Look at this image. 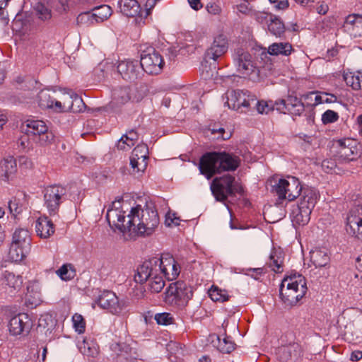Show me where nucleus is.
Here are the masks:
<instances>
[{
	"label": "nucleus",
	"mask_w": 362,
	"mask_h": 362,
	"mask_svg": "<svg viewBox=\"0 0 362 362\" xmlns=\"http://www.w3.org/2000/svg\"><path fill=\"white\" fill-rule=\"evenodd\" d=\"M151 272H159L168 281H173L180 274V267L173 256L163 254L143 262L140 277L146 279Z\"/></svg>",
	"instance_id": "1"
},
{
	"label": "nucleus",
	"mask_w": 362,
	"mask_h": 362,
	"mask_svg": "<svg viewBox=\"0 0 362 362\" xmlns=\"http://www.w3.org/2000/svg\"><path fill=\"white\" fill-rule=\"evenodd\" d=\"M305 279L300 274H293L284 278L279 288L282 301L289 306L296 305L306 293Z\"/></svg>",
	"instance_id": "2"
},
{
	"label": "nucleus",
	"mask_w": 362,
	"mask_h": 362,
	"mask_svg": "<svg viewBox=\"0 0 362 362\" xmlns=\"http://www.w3.org/2000/svg\"><path fill=\"white\" fill-rule=\"evenodd\" d=\"M193 296V288L182 281L171 283L163 293L164 302L170 306L183 309Z\"/></svg>",
	"instance_id": "3"
},
{
	"label": "nucleus",
	"mask_w": 362,
	"mask_h": 362,
	"mask_svg": "<svg viewBox=\"0 0 362 362\" xmlns=\"http://www.w3.org/2000/svg\"><path fill=\"white\" fill-rule=\"evenodd\" d=\"M159 216L153 203H146L144 208L137 204L132 207L127 215V226H158Z\"/></svg>",
	"instance_id": "4"
},
{
	"label": "nucleus",
	"mask_w": 362,
	"mask_h": 362,
	"mask_svg": "<svg viewBox=\"0 0 362 362\" xmlns=\"http://www.w3.org/2000/svg\"><path fill=\"white\" fill-rule=\"evenodd\" d=\"M211 190L217 201L225 202L228 197L235 193L242 194L243 189L235 182V177L229 174L216 177L211 185Z\"/></svg>",
	"instance_id": "5"
},
{
	"label": "nucleus",
	"mask_w": 362,
	"mask_h": 362,
	"mask_svg": "<svg viewBox=\"0 0 362 362\" xmlns=\"http://www.w3.org/2000/svg\"><path fill=\"white\" fill-rule=\"evenodd\" d=\"M302 186L298 179L291 177L289 180L280 179L272 186V192L278 197V204L287 199L292 202L298 197L302 192Z\"/></svg>",
	"instance_id": "6"
},
{
	"label": "nucleus",
	"mask_w": 362,
	"mask_h": 362,
	"mask_svg": "<svg viewBox=\"0 0 362 362\" xmlns=\"http://www.w3.org/2000/svg\"><path fill=\"white\" fill-rule=\"evenodd\" d=\"M140 65L144 73L148 75L160 74L164 67L165 62L160 52L153 47L149 46L141 49Z\"/></svg>",
	"instance_id": "7"
},
{
	"label": "nucleus",
	"mask_w": 362,
	"mask_h": 362,
	"mask_svg": "<svg viewBox=\"0 0 362 362\" xmlns=\"http://www.w3.org/2000/svg\"><path fill=\"white\" fill-rule=\"evenodd\" d=\"M331 152L336 160L349 162L360 156V151L356 140L345 138L334 141Z\"/></svg>",
	"instance_id": "8"
},
{
	"label": "nucleus",
	"mask_w": 362,
	"mask_h": 362,
	"mask_svg": "<svg viewBox=\"0 0 362 362\" xmlns=\"http://www.w3.org/2000/svg\"><path fill=\"white\" fill-rule=\"evenodd\" d=\"M44 206L50 216H56L59 206L66 199V189L59 185L47 186L43 190Z\"/></svg>",
	"instance_id": "9"
},
{
	"label": "nucleus",
	"mask_w": 362,
	"mask_h": 362,
	"mask_svg": "<svg viewBox=\"0 0 362 362\" xmlns=\"http://www.w3.org/2000/svg\"><path fill=\"white\" fill-rule=\"evenodd\" d=\"M227 100L226 105L230 108L235 110L245 112L254 104L257 97L247 90H233L226 93Z\"/></svg>",
	"instance_id": "10"
},
{
	"label": "nucleus",
	"mask_w": 362,
	"mask_h": 362,
	"mask_svg": "<svg viewBox=\"0 0 362 362\" xmlns=\"http://www.w3.org/2000/svg\"><path fill=\"white\" fill-rule=\"evenodd\" d=\"M276 110L283 114H289L293 117L300 116L305 110V105L294 91H288L286 98H279L275 101Z\"/></svg>",
	"instance_id": "11"
},
{
	"label": "nucleus",
	"mask_w": 362,
	"mask_h": 362,
	"mask_svg": "<svg viewBox=\"0 0 362 362\" xmlns=\"http://www.w3.org/2000/svg\"><path fill=\"white\" fill-rule=\"evenodd\" d=\"M28 135L38 136L41 145H47L54 140V135L49 132L46 123L42 120L28 119L21 127Z\"/></svg>",
	"instance_id": "12"
},
{
	"label": "nucleus",
	"mask_w": 362,
	"mask_h": 362,
	"mask_svg": "<svg viewBox=\"0 0 362 362\" xmlns=\"http://www.w3.org/2000/svg\"><path fill=\"white\" fill-rule=\"evenodd\" d=\"M218 151H211L204 153L199 163L200 173L210 180L215 175L220 174Z\"/></svg>",
	"instance_id": "13"
},
{
	"label": "nucleus",
	"mask_w": 362,
	"mask_h": 362,
	"mask_svg": "<svg viewBox=\"0 0 362 362\" xmlns=\"http://www.w3.org/2000/svg\"><path fill=\"white\" fill-rule=\"evenodd\" d=\"M117 72L126 81L134 83L141 80L144 76V71L139 62L136 60H123L118 62Z\"/></svg>",
	"instance_id": "14"
},
{
	"label": "nucleus",
	"mask_w": 362,
	"mask_h": 362,
	"mask_svg": "<svg viewBox=\"0 0 362 362\" xmlns=\"http://www.w3.org/2000/svg\"><path fill=\"white\" fill-rule=\"evenodd\" d=\"M233 60L238 72L244 77L250 76L257 69L252 56L244 49H235Z\"/></svg>",
	"instance_id": "15"
},
{
	"label": "nucleus",
	"mask_w": 362,
	"mask_h": 362,
	"mask_svg": "<svg viewBox=\"0 0 362 362\" xmlns=\"http://www.w3.org/2000/svg\"><path fill=\"white\" fill-rule=\"evenodd\" d=\"M155 228H110V234L117 240H132L145 238L154 233Z\"/></svg>",
	"instance_id": "16"
},
{
	"label": "nucleus",
	"mask_w": 362,
	"mask_h": 362,
	"mask_svg": "<svg viewBox=\"0 0 362 362\" xmlns=\"http://www.w3.org/2000/svg\"><path fill=\"white\" fill-rule=\"evenodd\" d=\"M141 264H140L134 274V281L140 284L147 283V289L151 293H157L160 292L165 285L164 277L159 272H151L149 275L145 279L140 277Z\"/></svg>",
	"instance_id": "17"
},
{
	"label": "nucleus",
	"mask_w": 362,
	"mask_h": 362,
	"mask_svg": "<svg viewBox=\"0 0 362 362\" xmlns=\"http://www.w3.org/2000/svg\"><path fill=\"white\" fill-rule=\"evenodd\" d=\"M95 302L100 308L107 310L112 314H119L123 310L122 303L119 300L118 297L112 291H103Z\"/></svg>",
	"instance_id": "18"
},
{
	"label": "nucleus",
	"mask_w": 362,
	"mask_h": 362,
	"mask_svg": "<svg viewBox=\"0 0 362 362\" xmlns=\"http://www.w3.org/2000/svg\"><path fill=\"white\" fill-rule=\"evenodd\" d=\"M228 49V41L226 35L220 34L216 36L211 46L205 52L206 59H212L216 62L219 57H222Z\"/></svg>",
	"instance_id": "19"
},
{
	"label": "nucleus",
	"mask_w": 362,
	"mask_h": 362,
	"mask_svg": "<svg viewBox=\"0 0 362 362\" xmlns=\"http://www.w3.org/2000/svg\"><path fill=\"white\" fill-rule=\"evenodd\" d=\"M148 148L144 144L137 145L132 151L130 165L134 171H144L147 165Z\"/></svg>",
	"instance_id": "20"
},
{
	"label": "nucleus",
	"mask_w": 362,
	"mask_h": 362,
	"mask_svg": "<svg viewBox=\"0 0 362 362\" xmlns=\"http://www.w3.org/2000/svg\"><path fill=\"white\" fill-rule=\"evenodd\" d=\"M122 201V198H119V199L112 202L111 206L107 209L106 214V220L109 226H127L128 225H125L124 223L126 221V216L124 215V211H122L119 209L120 204Z\"/></svg>",
	"instance_id": "21"
},
{
	"label": "nucleus",
	"mask_w": 362,
	"mask_h": 362,
	"mask_svg": "<svg viewBox=\"0 0 362 362\" xmlns=\"http://www.w3.org/2000/svg\"><path fill=\"white\" fill-rule=\"evenodd\" d=\"M111 349L116 354L115 362H136L139 356L136 350L126 343H115Z\"/></svg>",
	"instance_id": "22"
},
{
	"label": "nucleus",
	"mask_w": 362,
	"mask_h": 362,
	"mask_svg": "<svg viewBox=\"0 0 362 362\" xmlns=\"http://www.w3.org/2000/svg\"><path fill=\"white\" fill-rule=\"evenodd\" d=\"M11 335L17 336L24 332H28L30 329V320L28 315L20 313L11 317L8 325Z\"/></svg>",
	"instance_id": "23"
},
{
	"label": "nucleus",
	"mask_w": 362,
	"mask_h": 362,
	"mask_svg": "<svg viewBox=\"0 0 362 362\" xmlns=\"http://www.w3.org/2000/svg\"><path fill=\"white\" fill-rule=\"evenodd\" d=\"M302 349L298 343L282 346L277 349V358L281 362H295L301 356Z\"/></svg>",
	"instance_id": "24"
},
{
	"label": "nucleus",
	"mask_w": 362,
	"mask_h": 362,
	"mask_svg": "<svg viewBox=\"0 0 362 362\" xmlns=\"http://www.w3.org/2000/svg\"><path fill=\"white\" fill-rule=\"evenodd\" d=\"M343 28L353 37L362 36V16L349 15L345 19Z\"/></svg>",
	"instance_id": "25"
},
{
	"label": "nucleus",
	"mask_w": 362,
	"mask_h": 362,
	"mask_svg": "<svg viewBox=\"0 0 362 362\" xmlns=\"http://www.w3.org/2000/svg\"><path fill=\"white\" fill-rule=\"evenodd\" d=\"M42 301L41 287L39 281H30L27 286L25 304L30 308L36 307Z\"/></svg>",
	"instance_id": "26"
},
{
	"label": "nucleus",
	"mask_w": 362,
	"mask_h": 362,
	"mask_svg": "<svg viewBox=\"0 0 362 362\" xmlns=\"http://www.w3.org/2000/svg\"><path fill=\"white\" fill-rule=\"evenodd\" d=\"M219 168L221 173L225 171H235L240 165V158L226 151H218Z\"/></svg>",
	"instance_id": "27"
},
{
	"label": "nucleus",
	"mask_w": 362,
	"mask_h": 362,
	"mask_svg": "<svg viewBox=\"0 0 362 362\" xmlns=\"http://www.w3.org/2000/svg\"><path fill=\"white\" fill-rule=\"evenodd\" d=\"M26 194L25 193H20L13 197L8 203V208L10 212V218L13 219L14 223L17 224L22 217V212L23 210V200L26 199Z\"/></svg>",
	"instance_id": "28"
},
{
	"label": "nucleus",
	"mask_w": 362,
	"mask_h": 362,
	"mask_svg": "<svg viewBox=\"0 0 362 362\" xmlns=\"http://www.w3.org/2000/svg\"><path fill=\"white\" fill-rule=\"evenodd\" d=\"M302 197L298 204V209H305V215L308 211H312L319 198V194L314 188L302 189Z\"/></svg>",
	"instance_id": "29"
},
{
	"label": "nucleus",
	"mask_w": 362,
	"mask_h": 362,
	"mask_svg": "<svg viewBox=\"0 0 362 362\" xmlns=\"http://www.w3.org/2000/svg\"><path fill=\"white\" fill-rule=\"evenodd\" d=\"M112 98L117 104L123 105L132 100V102H139L141 97L133 96L132 89L129 86H123L114 89L112 91Z\"/></svg>",
	"instance_id": "30"
},
{
	"label": "nucleus",
	"mask_w": 362,
	"mask_h": 362,
	"mask_svg": "<svg viewBox=\"0 0 362 362\" xmlns=\"http://www.w3.org/2000/svg\"><path fill=\"white\" fill-rule=\"evenodd\" d=\"M310 261L315 267H324L329 264L330 261L328 249L326 247H315L310 252Z\"/></svg>",
	"instance_id": "31"
},
{
	"label": "nucleus",
	"mask_w": 362,
	"mask_h": 362,
	"mask_svg": "<svg viewBox=\"0 0 362 362\" xmlns=\"http://www.w3.org/2000/svg\"><path fill=\"white\" fill-rule=\"evenodd\" d=\"M118 5L120 11L128 17H135L141 11L140 4L136 0H119Z\"/></svg>",
	"instance_id": "32"
},
{
	"label": "nucleus",
	"mask_w": 362,
	"mask_h": 362,
	"mask_svg": "<svg viewBox=\"0 0 362 362\" xmlns=\"http://www.w3.org/2000/svg\"><path fill=\"white\" fill-rule=\"evenodd\" d=\"M294 51L289 42H274L269 46L268 53L270 55L289 56Z\"/></svg>",
	"instance_id": "33"
},
{
	"label": "nucleus",
	"mask_w": 362,
	"mask_h": 362,
	"mask_svg": "<svg viewBox=\"0 0 362 362\" xmlns=\"http://www.w3.org/2000/svg\"><path fill=\"white\" fill-rule=\"evenodd\" d=\"M284 259L282 252L272 250L267 264L274 272L281 273L284 271Z\"/></svg>",
	"instance_id": "34"
},
{
	"label": "nucleus",
	"mask_w": 362,
	"mask_h": 362,
	"mask_svg": "<svg viewBox=\"0 0 362 362\" xmlns=\"http://www.w3.org/2000/svg\"><path fill=\"white\" fill-rule=\"evenodd\" d=\"M1 281L14 291L19 290L23 285V278L20 275L16 276L13 273L5 271L2 274Z\"/></svg>",
	"instance_id": "35"
},
{
	"label": "nucleus",
	"mask_w": 362,
	"mask_h": 362,
	"mask_svg": "<svg viewBox=\"0 0 362 362\" xmlns=\"http://www.w3.org/2000/svg\"><path fill=\"white\" fill-rule=\"evenodd\" d=\"M346 226H362V206L356 205L353 206L346 217Z\"/></svg>",
	"instance_id": "36"
},
{
	"label": "nucleus",
	"mask_w": 362,
	"mask_h": 362,
	"mask_svg": "<svg viewBox=\"0 0 362 362\" xmlns=\"http://www.w3.org/2000/svg\"><path fill=\"white\" fill-rule=\"evenodd\" d=\"M64 107L68 111L72 112H80L83 111L86 105L82 98L76 94L71 95L64 100Z\"/></svg>",
	"instance_id": "37"
},
{
	"label": "nucleus",
	"mask_w": 362,
	"mask_h": 362,
	"mask_svg": "<svg viewBox=\"0 0 362 362\" xmlns=\"http://www.w3.org/2000/svg\"><path fill=\"white\" fill-rule=\"evenodd\" d=\"M343 78L346 84L352 89L358 90L362 88V71L345 73Z\"/></svg>",
	"instance_id": "38"
},
{
	"label": "nucleus",
	"mask_w": 362,
	"mask_h": 362,
	"mask_svg": "<svg viewBox=\"0 0 362 362\" xmlns=\"http://www.w3.org/2000/svg\"><path fill=\"white\" fill-rule=\"evenodd\" d=\"M269 18V23H268L269 33L276 37H281L286 30L284 23L279 18L275 16L270 15Z\"/></svg>",
	"instance_id": "39"
},
{
	"label": "nucleus",
	"mask_w": 362,
	"mask_h": 362,
	"mask_svg": "<svg viewBox=\"0 0 362 362\" xmlns=\"http://www.w3.org/2000/svg\"><path fill=\"white\" fill-rule=\"evenodd\" d=\"M16 160L10 157L0 162V176L9 179L16 172Z\"/></svg>",
	"instance_id": "40"
},
{
	"label": "nucleus",
	"mask_w": 362,
	"mask_h": 362,
	"mask_svg": "<svg viewBox=\"0 0 362 362\" xmlns=\"http://www.w3.org/2000/svg\"><path fill=\"white\" fill-rule=\"evenodd\" d=\"M28 246L22 245L16 243H11L8 257L12 262H18L23 260L25 257V247Z\"/></svg>",
	"instance_id": "41"
},
{
	"label": "nucleus",
	"mask_w": 362,
	"mask_h": 362,
	"mask_svg": "<svg viewBox=\"0 0 362 362\" xmlns=\"http://www.w3.org/2000/svg\"><path fill=\"white\" fill-rule=\"evenodd\" d=\"M30 247L29 232L25 228H18L13 234L12 243Z\"/></svg>",
	"instance_id": "42"
},
{
	"label": "nucleus",
	"mask_w": 362,
	"mask_h": 362,
	"mask_svg": "<svg viewBox=\"0 0 362 362\" xmlns=\"http://www.w3.org/2000/svg\"><path fill=\"white\" fill-rule=\"evenodd\" d=\"M92 12L96 18V23H101L107 20L112 15V10L110 6L103 4L95 7Z\"/></svg>",
	"instance_id": "43"
},
{
	"label": "nucleus",
	"mask_w": 362,
	"mask_h": 362,
	"mask_svg": "<svg viewBox=\"0 0 362 362\" xmlns=\"http://www.w3.org/2000/svg\"><path fill=\"white\" fill-rule=\"evenodd\" d=\"M76 23L79 26L89 27L96 23V18L93 12L86 11L80 13L76 18Z\"/></svg>",
	"instance_id": "44"
},
{
	"label": "nucleus",
	"mask_w": 362,
	"mask_h": 362,
	"mask_svg": "<svg viewBox=\"0 0 362 362\" xmlns=\"http://www.w3.org/2000/svg\"><path fill=\"white\" fill-rule=\"evenodd\" d=\"M217 348L223 353L230 354L235 349V344L229 337H225L222 339L220 337H217Z\"/></svg>",
	"instance_id": "45"
},
{
	"label": "nucleus",
	"mask_w": 362,
	"mask_h": 362,
	"mask_svg": "<svg viewBox=\"0 0 362 362\" xmlns=\"http://www.w3.org/2000/svg\"><path fill=\"white\" fill-rule=\"evenodd\" d=\"M209 293L214 301L226 302L230 298L227 291L220 289L217 286H212Z\"/></svg>",
	"instance_id": "46"
},
{
	"label": "nucleus",
	"mask_w": 362,
	"mask_h": 362,
	"mask_svg": "<svg viewBox=\"0 0 362 362\" xmlns=\"http://www.w3.org/2000/svg\"><path fill=\"white\" fill-rule=\"evenodd\" d=\"M256 106L257 110L259 114H268L269 112L276 110L275 101L272 100H256L253 104Z\"/></svg>",
	"instance_id": "47"
},
{
	"label": "nucleus",
	"mask_w": 362,
	"mask_h": 362,
	"mask_svg": "<svg viewBox=\"0 0 362 362\" xmlns=\"http://www.w3.org/2000/svg\"><path fill=\"white\" fill-rule=\"evenodd\" d=\"M78 348L83 355H86L88 356L95 357L98 354V348L95 344L93 342H89L85 339L79 344Z\"/></svg>",
	"instance_id": "48"
},
{
	"label": "nucleus",
	"mask_w": 362,
	"mask_h": 362,
	"mask_svg": "<svg viewBox=\"0 0 362 362\" xmlns=\"http://www.w3.org/2000/svg\"><path fill=\"white\" fill-rule=\"evenodd\" d=\"M38 104L42 109H50L54 107V99L49 93L45 91H40L38 94Z\"/></svg>",
	"instance_id": "49"
},
{
	"label": "nucleus",
	"mask_w": 362,
	"mask_h": 362,
	"mask_svg": "<svg viewBox=\"0 0 362 362\" xmlns=\"http://www.w3.org/2000/svg\"><path fill=\"white\" fill-rule=\"evenodd\" d=\"M37 17L42 21H47L52 18V11L42 3H37L35 7Z\"/></svg>",
	"instance_id": "50"
},
{
	"label": "nucleus",
	"mask_w": 362,
	"mask_h": 362,
	"mask_svg": "<svg viewBox=\"0 0 362 362\" xmlns=\"http://www.w3.org/2000/svg\"><path fill=\"white\" fill-rule=\"evenodd\" d=\"M312 211H308L307 213V216L305 215V209H298V213L296 215L294 218V221L299 226H305L307 225L310 221V215Z\"/></svg>",
	"instance_id": "51"
},
{
	"label": "nucleus",
	"mask_w": 362,
	"mask_h": 362,
	"mask_svg": "<svg viewBox=\"0 0 362 362\" xmlns=\"http://www.w3.org/2000/svg\"><path fill=\"white\" fill-rule=\"evenodd\" d=\"M72 321L74 327L78 333L82 334L85 332L86 322L81 315L77 313L74 314L72 317Z\"/></svg>",
	"instance_id": "52"
},
{
	"label": "nucleus",
	"mask_w": 362,
	"mask_h": 362,
	"mask_svg": "<svg viewBox=\"0 0 362 362\" xmlns=\"http://www.w3.org/2000/svg\"><path fill=\"white\" fill-rule=\"evenodd\" d=\"M154 319L158 325H170L174 320L173 315L168 313H157Z\"/></svg>",
	"instance_id": "53"
},
{
	"label": "nucleus",
	"mask_w": 362,
	"mask_h": 362,
	"mask_svg": "<svg viewBox=\"0 0 362 362\" xmlns=\"http://www.w3.org/2000/svg\"><path fill=\"white\" fill-rule=\"evenodd\" d=\"M338 119V113L331 110H326L322 115V122L325 124L335 122Z\"/></svg>",
	"instance_id": "54"
},
{
	"label": "nucleus",
	"mask_w": 362,
	"mask_h": 362,
	"mask_svg": "<svg viewBox=\"0 0 362 362\" xmlns=\"http://www.w3.org/2000/svg\"><path fill=\"white\" fill-rule=\"evenodd\" d=\"M181 219L177 216L175 212L168 211L165 215V226H171L173 224L175 226H178L180 224Z\"/></svg>",
	"instance_id": "55"
},
{
	"label": "nucleus",
	"mask_w": 362,
	"mask_h": 362,
	"mask_svg": "<svg viewBox=\"0 0 362 362\" xmlns=\"http://www.w3.org/2000/svg\"><path fill=\"white\" fill-rule=\"evenodd\" d=\"M58 276L64 281H68L74 278V272H70L68 269V265L64 264L57 271Z\"/></svg>",
	"instance_id": "56"
},
{
	"label": "nucleus",
	"mask_w": 362,
	"mask_h": 362,
	"mask_svg": "<svg viewBox=\"0 0 362 362\" xmlns=\"http://www.w3.org/2000/svg\"><path fill=\"white\" fill-rule=\"evenodd\" d=\"M49 226V227L54 226V223L53 220L51 218H49L45 215L40 216L35 221V226Z\"/></svg>",
	"instance_id": "57"
},
{
	"label": "nucleus",
	"mask_w": 362,
	"mask_h": 362,
	"mask_svg": "<svg viewBox=\"0 0 362 362\" xmlns=\"http://www.w3.org/2000/svg\"><path fill=\"white\" fill-rule=\"evenodd\" d=\"M54 233V228H36V233L40 238H48Z\"/></svg>",
	"instance_id": "58"
},
{
	"label": "nucleus",
	"mask_w": 362,
	"mask_h": 362,
	"mask_svg": "<svg viewBox=\"0 0 362 362\" xmlns=\"http://www.w3.org/2000/svg\"><path fill=\"white\" fill-rule=\"evenodd\" d=\"M238 11L241 13L246 14V15H250V16H252L254 12L250 3H248L247 1H245V2L239 4L238 6Z\"/></svg>",
	"instance_id": "59"
},
{
	"label": "nucleus",
	"mask_w": 362,
	"mask_h": 362,
	"mask_svg": "<svg viewBox=\"0 0 362 362\" xmlns=\"http://www.w3.org/2000/svg\"><path fill=\"white\" fill-rule=\"evenodd\" d=\"M346 233L349 235L362 241V228H346Z\"/></svg>",
	"instance_id": "60"
},
{
	"label": "nucleus",
	"mask_w": 362,
	"mask_h": 362,
	"mask_svg": "<svg viewBox=\"0 0 362 362\" xmlns=\"http://www.w3.org/2000/svg\"><path fill=\"white\" fill-rule=\"evenodd\" d=\"M206 9L212 15H219L221 12V6L216 3H209L206 6Z\"/></svg>",
	"instance_id": "61"
},
{
	"label": "nucleus",
	"mask_w": 362,
	"mask_h": 362,
	"mask_svg": "<svg viewBox=\"0 0 362 362\" xmlns=\"http://www.w3.org/2000/svg\"><path fill=\"white\" fill-rule=\"evenodd\" d=\"M127 139H130V143L128 144V148H131L139 139V135L136 132H135L134 129H132L127 132Z\"/></svg>",
	"instance_id": "62"
},
{
	"label": "nucleus",
	"mask_w": 362,
	"mask_h": 362,
	"mask_svg": "<svg viewBox=\"0 0 362 362\" xmlns=\"http://www.w3.org/2000/svg\"><path fill=\"white\" fill-rule=\"evenodd\" d=\"M252 16H254L256 21L259 23H268L269 22V20H268L269 15L266 13L262 12H253V14Z\"/></svg>",
	"instance_id": "63"
},
{
	"label": "nucleus",
	"mask_w": 362,
	"mask_h": 362,
	"mask_svg": "<svg viewBox=\"0 0 362 362\" xmlns=\"http://www.w3.org/2000/svg\"><path fill=\"white\" fill-rule=\"evenodd\" d=\"M54 111L58 112H66L68 109L64 107V101L63 103L60 101L54 99V107L52 108Z\"/></svg>",
	"instance_id": "64"
}]
</instances>
